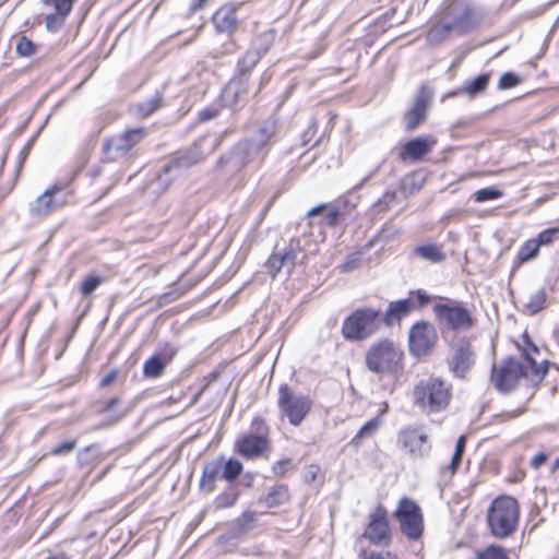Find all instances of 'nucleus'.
Returning a JSON list of instances; mask_svg holds the SVG:
<instances>
[{
	"instance_id": "nucleus-1",
	"label": "nucleus",
	"mask_w": 559,
	"mask_h": 559,
	"mask_svg": "<svg viewBox=\"0 0 559 559\" xmlns=\"http://www.w3.org/2000/svg\"><path fill=\"white\" fill-rule=\"evenodd\" d=\"M539 354V348L525 335L520 358L507 357L492 366L491 383L502 393L511 392L522 380L533 385L540 383L548 371L549 362L547 359L538 362L536 357Z\"/></svg>"
},
{
	"instance_id": "nucleus-2",
	"label": "nucleus",
	"mask_w": 559,
	"mask_h": 559,
	"mask_svg": "<svg viewBox=\"0 0 559 559\" xmlns=\"http://www.w3.org/2000/svg\"><path fill=\"white\" fill-rule=\"evenodd\" d=\"M404 352L390 338H380L365 355L367 369L379 376L396 374L403 370Z\"/></svg>"
},
{
	"instance_id": "nucleus-3",
	"label": "nucleus",
	"mask_w": 559,
	"mask_h": 559,
	"mask_svg": "<svg viewBox=\"0 0 559 559\" xmlns=\"http://www.w3.org/2000/svg\"><path fill=\"white\" fill-rule=\"evenodd\" d=\"M381 326V311L365 307L352 312L342 324V335L350 342H360L374 335Z\"/></svg>"
},
{
	"instance_id": "nucleus-4",
	"label": "nucleus",
	"mask_w": 559,
	"mask_h": 559,
	"mask_svg": "<svg viewBox=\"0 0 559 559\" xmlns=\"http://www.w3.org/2000/svg\"><path fill=\"white\" fill-rule=\"evenodd\" d=\"M452 388L440 378H428L419 381L414 388L416 405L429 413L445 408L452 396Z\"/></svg>"
},
{
	"instance_id": "nucleus-5",
	"label": "nucleus",
	"mask_w": 559,
	"mask_h": 559,
	"mask_svg": "<svg viewBox=\"0 0 559 559\" xmlns=\"http://www.w3.org/2000/svg\"><path fill=\"white\" fill-rule=\"evenodd\" d=\"M488 525L491 533L499 538L509 536L519 521V506L511 497H500L493 500L488 510Z\"/></svg>"
},
{
	"instance_id": "nucleus-6",
	"label": "nucleus",
	"mask_w": 559,
	"mask_h": 559,
	"mask_svg": "<svg viewBox=\"0 0 559 559\" xmlns=\"http://www.w3.org/2000/svg\"><path fill=\"white\" fill-rule=\"evenodd\" d=\"M267 155L262 143H254L250 139L239 141L230 152L218 160L221 167L229 173H237L248 165L261 166Z\"/></svg>"
},
{
	"instance_id": "nucleus-7",
	"label": "nucleus",
	"mask_w": 559,
	"mask_h": 559,
	"mask_svg": "<svg viewBox=\"0 0 559 559\" xmlns=\"http://www.w3.org/2000/svg\"><path fill=\"white\" fill-rule=\"evenodd\" d=\"M205 142L206 138H201L189 148L176 153L174 158L164 166L163 171L157 177V180L162 183H167L174 176H177L180 170L190 168L202 162L210 153L202 150Z\"/></svg>"
},
{
	"instance_id": "nucleus-8",
	"label": "nucleus",
	"mask_w": 559,
	"mask_h": 559,
	"mask_svg": "<svg viewBox=\"0 0 559 559\" xmlns=\"http://www.w3.org/2000/svg\"><path fill=\"white\" fill-rule=\"evenodd\" d=\"M278 408L293 426H299L312 407V401L302 394H295L287 384L278 389Z\"/></svg>"
},
{
	"instance_id": "nucleus-9",
	"label": "nucleus",
	"mask_w": 559,
	"mask_h": 559,
	"mask_svg": "<svg viewBox=\"0 0 559 559\" xmlns=\"http://www.w3.org/2000/svg\"><path fill=\"white\" fill-rule=\"evenodd\" d=\"M442 299V297H439ZM445 302H439L433 306L436 318L452 330L465 331L473 326L474 320L469 310L461 302L443 298Z\"/></svg>"
},
{
	"instance_id": "nucleus-10",
	"label": "nucleus",
	"mask_w": 559,
	"mask_h": 559,
	"mask_svg": "<svg viewBox=\"0 0 559 559\" xmlns=\"http://www.w3.org/2000/svg\"><path fill=\"white\" fill-rule=\"evenodd\" d=\"M395 518L402 533L409 539H417L423 533V514L419 506L407 497L400 499Z\"/></svg>"
},
{
	"instance_id": "nucleus-11",
	"label": "nucleus",
	"mask_w": 559,
	"mask_h": 559,
	"mask_svg": "<svg viewBox=\"0 0 559 559\" xmlns=\"http://www.w3.org/2000/svg\"><path fill=\"white\" fill-rule=\"evenodd\" d=\"M438 341L436 328L427 321L416 322L408 332L409 353L415 357L431 354Z\"/></svg>"
},
{
	"instance_id": "nucleus-12",
	"label": "nucleus",
	"mask_w": 559,
	"mask_h": 559,
	"mask_svg": "<svg viewBox=\"0 0 559 559\" xmlns=\"http://www.w3.org/2000/svg\"><path fill=\"white\" fill-rule=\"evenodd\" d=\"M475 364V352L472 344L462 340L454 344L448 358L450 371L456 378H465Z\"/></svg>"
},
{
	"instance_id": "nucleus-13",
	"label": "nucleus",
	"mask_w": 559,
	"mask_h": 559,
	"mask_svg": "<svg viewBox=\"0 0 559 559\" xmlns=\"http://www.w3.org/2000/svg\"><path fill=\"white\" fill-rule=\"evenodd\" d=\"M397 442L414 459L424 457L431 449L427 433L420 428L402 429Z\"/></svg>"
},
{
	"instance_id": "nucleus-14",
	"label": "nucleus",
	"mask_w": 559,
	"mask_h": 559,
	"mask_svg": "<svg viewBox=\"0 0 559 559\" xmlns=\"http://www.w3.org/2000/svg\"><path fill=\"white\" fill-rule=\"evenodd\" d=\"M301 252L299 239H292L288 247L283 252H275L270 255L265 263L267 273L275 277L281 270L290 273L296 264L298 254Z\"/></svg>"
},
{
	"instance_id": "nucleus-15",
	"label": "nucleus",
	"mask_w": 559,
	"mask_h": 559,
	"mask_svg": "<svg viewBox=\"0 0 559 559\" xmlns=\"http://www.w3.org/2000/svg\"><path fill=\"white\" fill-rule=\"evenodd\" d=\"M362 536L374 545L388 546L390 544L391 534L384 510L377 509L370 514L368 526Z\"/></svg>"
},
{
	"instance_id": "nucleus-16",
	"label": "nucleus",
	"mask_w": 559,
	"mask_h": 559,
	"mask_svg": "<svg viewBox=\"0 0 559 559\" xmlns=\"http://www.w3.org/2000/svg\"><path fill=\"white\" fill-rule=\"evenodd\" d=\"M146 135L144 128H133L126 130L121 134L115 135L106 140L103 144L105 152H116L119 155H126Z\"/></svg>"
},
{
	"instance_id": "nucleus-17",
	"label": "nucleus",
	"mask_w": 559,
	"mask_h": 559,
	"mask_svg": "<svg viewBox=\"0 0 559 559\" xmlns=\"http://www.w3.org/2000/svg\"><path fill=\"white\" fill-rule=\"evenodd\" d=\"M61 188L58 186L47 189L29 205L33 216L45 217L66 203L64 197H60Z\"/></svg>"
},
{
	"instance_id": "nucleus-18",
	"label": "nucleus",
	"mask_w": 559,
	"mask_h": 559,
	"mask_svg": "<svg viewBox=\"0 0 559 559\" xmlns=\"http://www.w3.org/2000/svg\"><path fill=\"white\" fill-rule=\"evenodd\" d=\"M270 441L264 435H245L237 439L236 450L245 459L260 456L267 448Z\"/></svg>"
},
{
	"instance_id": "nucleus-19",
	"label": "nucleus",
	"mask_w": 559,
	"mask_h": 559,
	"mask_svg": "<svg viewBox=\"0 0 559 559\" xmlns=\"http://www.w3.org/2000/svg\"><path fill=\"white\" fill-rule=\"evenodd\" d=\"M430 99V94L425 88H421L417 94L412 108L404 115L406 130L412 131L416 129L426 119Z\"/></svg>"
},
{
	"instance_id": "nucleus-20",
	"label": "nucleus",
	"mask_w": 559,
	"mask_h": 559,
	"mask_svg": "<svg viewBox=\"0 0 559 559\" xmlns=\"http://www.w3.org/2000/svg\"><path fill=\"white\" fill-rule=\"evenodd\" d=\"M248 94V82L243 72L233 78L222 91L221 99L224 106L233 107Z\"/></svg>"
},
{
	"instance_id": "nucleus-21",
	"label": "nucleus",
	"mask_w": 559,
	"mask_h": 559,
	"mask_svg": "<svg viewBox=\"0 0 559 559\" xmlns=\"http://www.w3.org/2000/svg\"><path fill=\"white\" fill-rule=\"evenodd\" d=\"M436 140L430 136H417L407 141L401 152L403 159L409 158L412 160H420L428 153L431 152Z\"/></svg>"
},
{
	"instance_id": "nucleus-22",
	"label": "nucleus",
	"mask_w": 559,
	"mask_h": 559,
	"mask_svg": "<svg viewBox=\"0 0 559 559\" xmlns=\"http://www.w3.org/2000/svg\"><path fill=\"white\" fill-rule=\"evenodd\" d=\"M415 309L416 302L411 298L391 301L386 311L381 318V322L383 321L385 325L392 326L395 322H399L402 318L407 317Z\"/></svg>"
},
{
	"instance_id": "nucleus-23",
	"label": "nucleus",
	"mask_w": 559,
	"mask_h": 559,
	"mask_svg": "<svg viewBox=\"0 0 559 559\" xmlns=\"http://www.w3.org/2000/svg\"><path fill=\"white\" fill-rule=\"evenodd\" d=\"M213 24L221 33H231L237 28L238 17L236 8L224 5L219 8L212 17Z\"/></svg>"
},
{
	"instance_id": "nucleus-24",
	"label": "nucleus",
	"mask_w": 559,
	"mask_h": 559,
	"mask_svg": "<svg viewBox=\"0 0 559 559\" xmlns=\"http://www.w3.org/2000/svg\"><path fill=\"white\" fill-rule=\"evenodd\" d=\"M451 31H457L459 34L467 32V26L462 21L440 22L435 24L427 34V40L431 44H438L445 39Z\"/></svg>"
},
{
	"instance_id": "nucleus-25",
	"label": "nucleus",
	"mask_w": 559,
	"mask_h": 559,
	"mask_svg": "<svg viewBox=\"0 0 559 559\" xmlns=\"http://www.w3.org/2000/svg\"><path fill=\"white\" fill-rule=\"evenodd\" d=\"M289 498L287 485L277 484L272 486L265 496L260 497L258 502L271 509L288 502Z\"/></svg>"
},
{
	"instance_id": "nucleus-26",
	"label": "nucleus",
	"mask_w": 559,
	"mask_h": 559,
	"mask_svg": "<svg viewBox=\"0 0 559 559\" xmlns=\"http://www.w3.org/2000/svg\"><path fill=\"white\" fill-rule=\"evenodd\" d=\"M276 132L277 119L270 117L259 124L255 134L250 140L254 143H262L263 148L269 151L271 140L275 136Z\"/></svg>"
},
{
	"instance_id": "nucleus-27",
	"label": "nucleus",
	"mask_w": 559,
	"mask_h": 559,
	"mask_svg": "<svg viewBox=\"0 0 559 559\" xmlns=\"http://www.w3.org/2000/svg\"><path fill=\"white\" fill-rule=\"evenodd\" d=\"M414 255L429 261L430 263H440L445 259V253L443 252L441 246L436 243H424L417 246L414 249Z\"/></svg>"
},
{
	"instance_id": "nucleus-28",
	"label": "nucleus",
	"mask_w": 559,
	"mask_h": 559,
	"mask_svg": "<svg viewBox=\"0 0 559 559\" xmlns=\"http://www.w3.org/2000/svg\"><path fill=\"white\" fill-rule=\"evenodd\" d=\"M175 352L173 350L167 357L162 359L159 356L154 355L151 358H148L143 366V373L146 378H157L159 377L167 362L171 359Z\"/></svg>"
},
{
	"instance_id": "nucleus-29",
	"label": "nucleus",
	"mask_w": 559,
	"mask_h": 559,
	"mask_svg": "<svg viewBox=\"0 0 559 559\" xmlns=\"http://www.w3.org/2000/svg\"><path fill=\"white\" fill-rule=\"evenodd\" d=\"M222 472V462H211L204 465L203 474L201 478V487L203 489H207L209 491L213 490L214 481L218 477Z\"/></svg>"
},
{
	"instance_id": "nucleus-30",
	"label": "nucleus",
	"mask_w": 559,
	"mask_h": 559,
	"mask_svg": "<svg viewBox=\"0 0 559 559\" xmlns=\"http://www.w3.org/2000/svg\"><path fill=\"white\" fill-rule=\"evenodd\" d=\"M489 83V75L488 74H481L468 82L464 88L462 90L463 93L467 94L469 97H474L480 93H483Z\"/></svg>"
},
{
	"instance_id": "nucleus-31",
	"label": "nucleus",
	"mask_w": 559,
	"mask_h": 559,
	"mask_svg": "<svg viewBox=\"0 0 559 559\" xmlns=\"http://www.w3.org/2000/svg\"><path fill=\"white\" fill-rule=\"evenodd\" d=\"M381 420L379 417L372 418L367 421L352 439V443L359 445L365 438L372 436L380 427Z\"/></svg>"
},
{
	"instance_id": "nucleus-32",
	"label": "nucleus",
	"mask_w": 559,
	"mask_h": 559,
	"mask_svg": "<svg viewBox=\"0 0 559 559\" xmlns=\"http://www.w3.org/2000/svg\"><path fill=\"white\" fill-rule=\"evenodd\" d=\"M465 445H466V437L460 436L456 441L455 450L452 454L451 463L447 468L443 469V471H449L450 476H452L456 472L457 467L460 466V463L462 461V456H463V453L465 450Z\"/></svg>"
},
{
	"instance_id": "nucleus-33",
	"label": "nucleus",
	"mask_w": 559,
	"mask_h": 559,
	"mask_svg": "<svg viewBox=\"0 0 559 559\" xmlns=\"http://www.w3.org/2000/svg\"><path fill=\"white\" fill-rule=\"evenodd\" d=\"M546 302V293L544 289H539L532 294L525 304V311L528 314H535L544 308Z\"/></svg>"
},
{
	"instance_id": "nucleus-34",
	"label": "nucleus",
	"mask_w": 559,
	"mask_h": 559,
	"mask_svg": "<svg viewBox=\"0 0 559 559\" xmlns=\"http://www.w3.org/2000/svg\"><path fill=\"white\" fill-rule=\"evenodd\" d=\"M163 105V98L159 94H155L152 98L139 103L136 105L138 114L147 117L159 109Z\"/></svg>"
},
{
	"instance_id": "nucleus-35",
	"label": "nucleus",
	"mask_w": 559,
	"mask_h": 559,
	"mask_svg": "<svg viewBox=\"0 0 559 559\" xmlns=\"http://www.w3.org/2000/svg\"><path fill=\"white\" fill-rule=\"evenodd\" d=\"M242 472V464L238 460L229 459L224 464L222 463L223 477L233 481L238 478Z\"/></svg>"
},
{
	"instance_id": "nucleus-36",
	"label": "nucleus",
	"mask_w": 559,
	"mask_h": 559,
	"mask_svg": "<svg viewBox=\"0 0 559 559\" xmlns=\"http://www.w3.org/2000/svg\"><path fill=\"white\" fill-rule=\"evenodd\" d=\"M539 251L538 242L535 239L527 240L519 250L518 259L520 262H527L535 258Z\"/></svg>"
},
{
	"instance_id": "nucleus-37",
	"label": "nucleus",
	"mask_w": 559,
	"mask_h": 559,
	"mask_svg": "<svg viewBox=\"0 0 559 559\" xmlns=\"http://www.w3.org/2000/svg\"><path fill=\"white\" fill-rule=\"evenodd\" d=\"M257 520L258 513L251 510H247L235 521V527L238 532L249 531L253 527V524Z\"/></svg>"
},
{
	"instance_id": "nucleus-38",
	"label": "nucleus",
	"mask_w": 559,
	"mask_h": 559,
	"mask_svg": "<svg viewBox=\"0 0 559 559\" xmlns=\"http://www.w3.org/2000/svg\"><path fill=\"white\" fill-rule=\"evenodd\" d=\"M502 191L495 188V187H488L484 189H479L474 194V200L476 202H486L489 200H497L502 197Z\"/></svg>"
},
{
	"instance_id": "nucleus-39",
	"label": "nucleus",
	"mask_w": 559,
	"mask_h": 559,
	"mask_svg": "<svg viewBox=\"0 0 559 559\" xmlns=\"http://www.w3.org/2000/svg\"><path fill=\"white\" fill-rule=\"evenodd\" d=\"M15 51L21 57H31L36 52V46L27 37L21 36L16 41Z\"/></svg>"
},
{
	"instance_id": "nucleus-40",
	"label": "nucleus",
	"mask_w": 559,
	"mask_h": 559,
	"mask_svg": "<svg viewBox=\"0 0 559 559\" xmlns=\"http://www.w3.org/2000/svg\"><path fill=\"white\" fill-rule=\"evenodd\" d=\"M258 62V55L255 52H248L243 59L238 63V74L245 73L247 80L249 72L254 68Z\"/></svg>"
},
{
	"instance_id": "nucleus-41",
	"label": "nucleus",
	"mask_w": 559,
	"mask_h": 559,
	"mask_svg": "<svg viewBox=\"0 0 559 559\" xmlns=\"http://www.w3.org/2000/svg\"><path fill=\"white\" fill-rule=\"evenodd\" d=\"M75 0H44L46 4H52L55 13L68 16L71 12Z\"/></svg>"
},
{
	"instance_id": "nucleus-42",
	"label": "nucleus",
	"mask_w": 559,
	"mask_h": 559,
	"mask_svg": "<svg viewBox=\"0 0 559 559\" xmlns=\"http://www.w3.org/2000/svg\"><path fill=\"white\" fill-rule=\"evenodd\" d=\"M477 559H508V556L503 548L489 546L478 554Z\"/></svg>"
},
{
	"instance_id": "nucleus-43",
	"label": "nucleus",
	"mask_w": 559,
	"mask_h": 559,
	"mask_svg": "<svg viewBox=\"0 0 559 559\" xmlns=\"http://www.w3.org/2000/svg\"><path fill=\"white\" fill-rule=\"evenodd\" d=\"M103 278L97 275H88L81 285V294L87 296L93 293L100 284Z\"/></svg>"
},
{
	"instance_id": "nucleus-44",
	"label": "nucleus",
	"mask_w": 559,
	"mask_h": 559,
	"mask_svg": "<svg viewBox=\"0 0 559 559\" xmlns=\"http://www.w3.org/2000/svg\"><path fill=\"white\" fill-rule=\"evenodd\" d=\"M454 21H462V23L467 26V31L478 22L475 11L471 8H464Z\"/></svg>"
},
{
	"instance_id": "nucleus-45",
	"label": "nucleus",
	"mask_w": 559,
	"mask_h": 559,
	"mask_svg": "<svg viewBox=\"0 0 559 559\" xmlns=\"http://www.w3.org/2000/svg\"><path fill=\"white\" fill-rule=\"evenodd\" d=\"M64 21L66 16L61 14H48L45 20L46 28L50 32H57L63 25Z\"/></svg>"
},
{
	"instance_id": "nucleus-46",
	"label": "nucleus",
	"mask_w": 559,
	"mask_h": 559,
	"mask_svg": "<svg viewBox=\"0 0 559 559\" xmlns=\"http://www.w3.org/2000/svg\"><path fill=\"white\" fill-rule=\"evenodd\" d=\"M520 78L512 72L504 73L498 83V88L508 90L516 86L520 83Z\"/></svg>"
},
{
	"instance_id": "nucleus-47",
	"label": "nucleus",
	"mask_w": 559,
	"mask_h": 559,
	"mask_svg": "<svg viewBox=\"0 0 559 559\" xmlns=\"http://www.w3.org/2000/svg\"><path fill=\"white\" fill-rule=\"evenodd\" d=\"M359 559H400V558L391 551L367 552L366 550H361L359 554Z\"/></svg>"
},
{
	"instance_id": "nucleus-48",
	"label": "nucleus",
	"mask_w": 559,
	"mask_h": 559,
	"mask_svg": "<svg viewBox=\"0 0 559 559\" xmlns=\"http://www.w3.org/2000/svg\"><path fill=\"white\" fill-rule=\"evenodd\" d=\"M557 234L558 229H545L538 234L537 238L534 239L538 242V247L540 248L543 245L550 243Z\"/></svg>"
},
{
	"instance_id": "nucleus-49",
	"label": "nucleus",
	"mask_w": 559,
	"mask_h": 559,
	"mask_svg": "<svg viewBox=\"0 0 559 559\" xmlns=\"http://www.w3.org/2000/svg\"><path fill=\"white\" fill-rule=\"evenodd\" d=\"M118 404V397H110L105 401H100L97 404V412L98 413H109L112 412Z\"/></svg>"
},
{
	"instance_id": "nucleus-50",
	"label": "nucleus",
	"mask_w": 559,
	"mask_h": 559,
	"mask_svg": "<svg viewBox=\"0 0 559 559\" xmlns=\"http://www.w3.org/2000/svg\"><path fill=\"white\" fill-rule=\"evenodd\" d=\"M320 473V467L316 464H311L304 469V479L306 483H313Z\"/></svg>"
},
{
	"instance_id": "nucleus-51",
	"label": "nucleus",
	"mask_w": 559,
	"mask_h": 559,
	"mask_svg": "<svg viewBox=\"0 0 559 559\" xmlns=\"http://www.w3.org/2000/svg\"><path fill=\"white\" fill-rule=\"evenodd\" d=\"M338 211L336 209H329L322 215L323 224L326 226H334L338 219Z\"/></svg>"
},
{
	"instance_id": "nucleus-52",
	"label": "nucleus",
	"mask_w": 559,
	"mask_h": 559,
	"mask_svg": "<svg viewBox=\"0 0 559 559\" xmlns=\"http://www.w3.org/2000/svg\"><path fill=\"white\" fill-rule=\"evenodd\" d=\"M411 295H415L417 298L416 309L426 306L432 299V297L423 289L411 292Z\"/></svg>"
},
{
	"instance_id": "nucleus-53",
	"label": "nucleus",
	"mask_w": 559,
	"mask_h": 559,
	"mask_svg": "<svg viewBox=\"0 0 559 559\" xmlns=\"http://www.w3.org/2000/svg\"><path fill=\"white\" fill-rule=\"evenodd\" d=\"M74 447H75L74 441H66V442H62L61 444L55 447L52 449L51 453L55 455H61V454L72 451L74 449Z\"/></svg>"
},
{
	"instance_id": "nucleus-54",
	"label": "nucleus",
	"mask_w": 559,
	"mask_h": 559,
	"mask_svg": "<svg viewBox=\"0 0 559 559\" xmlns=\"http://www.w3.org/2000/svg\"><path fill=\"white\" fill-rule=\"evenodd\" d=\"M290 463H292L290 459H285V460H281L278 462H276L273 465V473L278 476L284 475L285 472L287 471V467L290 465Z\"/></svg>"
},
{
	"instance_id": "nucleus-55",
	"label": "nucleus",
	"mask_w": 559,
	"mask_h": 559,
	"mask_svg": "<svg viewBox=\"0 0 559 559\" xmlns=\"http://www.w3.org/2000/svg\"><path fill=\"white\" fill-rule=\"evenodd\" d=\"M547 461V455L545 453H537L533 456L531 461V466L535 469L539 468L542 465H544Z\"/></svg>"
},
{
	"instance_id": "nucleus-56",
	"label": "nucleus",
	"mask_w": 559,
	"mask_h": 559,
	"mask_svg": "<svg viewBox=\"0 0 559 559\" xmlns=\"http://www.w3.org/2000/svg\"><path fill=\"white\" fill-rule=\"evenodd\" d=\"M317 133V123L312 122L311 126L306 130L302 136L304 145H307Z\"/></svg>"
},
{
	"instance_id": "nucleus-57",
	"label": "nucleus",
	"mask_w": 559,
	"mask_h": 559,
	"mask_svg": "<svg viewBox=\"0 0 559 559\" xmlns=\"http://www.w3.org/2000/svg\"><path fill=\"white\" fill-rule=\"evenodd\" d=\"M209 0H193L190 4V12H197L204 8Z\"/></svg>"
},
{
	"instance_id": "nucleus-58",
	"label": "nucleus",
	"mask_w": 559,
	"mask_h": 559,
	"mask_svg": "<svg viewBox=\"0 0 559 559\" xmlns=\"http://www.w3.org/2000/svg\"><path fill=\"white\" fill-rule=\"evenodd\" d=\"M116 374H117L116 371H110L109 373H107L104 378H102L100 385L102 386L109 385L116 379Z\"/></svg>"
},
{
	"instance_id": "nucleus-59",
	"label": "nucleus",
	"mask_w": 559,
	"mask_h": 559,
	"mask_svg": "<svg viewBox=\"0 0 559 559\" xmlns=\"http://www.w3.org/2000/svg\"><path fill=\"white\" fill-rule=\"evenodd\" d=\"M358 259H353V260H348L344 265H343V270L348 272V271H352L356 267V263H357Z\"/></svg>"
},
{
	"instance_id": "nucleus-60",
	"label": "nucleus",
	"mask_w": 559,
	"mask_h": 559,
	"mask_svg": "<svg viewBox=\"0 0 559 559\" xmlns=\"http://www.w3.org/2000/svg\"><path fill=\"white\" fill-rule=\"evenodd\" d=\"M214 116H215V114H213V112H211V111H209V110H203V111H201V114H200V117H201V119H203V120H209V119L213 118Z\"/></svg>"
},
{
	"instance_id": "nucleus-61",
	"label": "nucleus",
	"mask_w": 559,
	"mask_h": 559,
	"mask_svg": "<svg viewBox=\"0 0 559 559\" xmlns=\"http://www.w3.org/2000/svg\"><path fill=\"white\" fill-rule=\"evenodd\" d=\"M324 210V206H317V207H313L311 209L309 212H308V216H314L317 215L318 213H320L321 211Z\"/></svg>"
},
{
	"instance_id": "nucleus-62",
	"label": "nucleus",
	"mask_w": 559,
	"mask_h": 559,
	"mask_svg": "<svg viewBox=\"0 0 559 559\" xmlns=\"http://www.w3.org/2000/svg\"><path fill=\"white\" fill-rule=\"evenodd\" d=\"M258 425H259V426H263V425H264L263 420H262V419H260V418H255V419L253 420V426H258ZM257 430H258V431H261V428H260V427H257Z\"/></svg>"
},
{
	"instance_id": "nucleus-63",
	"label": "nucleus",
	"mask_w": 559,
	"mask_h": 559,
	"mask_svg": "<svg viewBox=\"0 0 559 559\" xmlns=\"http://www.w3.org/2000/svg\"><path fill=\"white\" fill-rule=\"evenodd\" d=\"M559 467V459L555 462V468Z\"/></svg>"
},
{
	"instance_id": "nucleus-64",
	"label": "nucleus",
	"mask_w": 559,
	"mask_h": 559,
	"mask_svg": "<svg viewBox=\"0 0 559 559\" xmlns=\"http://www.w3.org/2000/svg\"><path fill=\"white\" fill-rule=\"evenodd\" d=\"M122 417V415L115 418V421L119 420Z\"/></svg>"
}]
</instances>
